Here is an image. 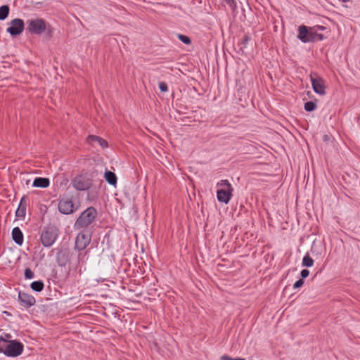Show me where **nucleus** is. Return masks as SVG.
I'll return each mask as SVG.
<instances>
[{
    "label": "nucleus",
    "instance_id": "1",
    "mask_svg": "<svg viewBox=\"0 0 360 360\" xmlns=\"http://www.w3.org/2000/svg\"><path fill=\"white\" fill-rule=\"evenodd\" d=\"M27 31L31 34L40 35L46 32L48 37H52L53 29L42 18H34L27 20Z\"/></svg>",
    "mask_w": 360,
    "mask_h": 360
},
{
    "label": "nucleus",
    "instance_id": "2",
    "mask_svg": "<svg viewBox=\"0 0 360 360\" xmlns=\"http://www.w3.org/2000/svg\"><path fill=\"white\" fill-rule=\"evenodd\" d=\"M96 216L97 210L93 207H88L77 219L75 228L79 229L87 227L95 220Z\"/></svg>",
    "mask_w": 360,
    "mask_h": 360
},
{
    "label": "nucleus",
    "instance_id": "3",
    "mask_svg": "<svg viewBox=\"0 0 360 360\" xmlns=\"http://www.w3.org/2000/svg\"><path fill=\"white\" fill-rule=\"evenodd\" d=\"M23 349V344L18 340H14L2 346L3 351H0V353H3L8 357H17L22 353Z\"/></svg>",
    "mask_w": 360,
    "mask_h": 360
},
{
    "label": "nucleus",
    "instance_id": "4",
    "mask_svg": "<svg viewBox=\"0 0 360 360\" xmlns=\"http://www.w3.org/2000/svg\"><path fill=\"white\" fill-rule=\"evenodd\" d=\"M58 237L57 230L55 227H45L41 234V241L44 247H50L56 241Z\"/></svg>",
    "mask_w": 360,
    "mask_h": 360
},
{
    "label": "nucleus",
    "instance_id": "5",
    "mask_svg": "<svg viewBox=\"0 0 360 360\" xmlns=\"http://www.w3.org/2000/svg\"><path fill=\"white\" fill-rule=\"evenodd\" d=\"M92 180L86 174L76 176L72 181V186L79 191H84L89 189L92 186Z\"/></svg>",
    "mask_w": 360,
    "mask_h": 360
},
{
    "label": "nucleus",
    "instance_id": "6",
    "mask_svg": "<svg viewBox=\"0 0 360 360\" xmlns=\"http://www.w3.org/2000/svg\"><path fill=\"white\" fill-rule=\"evenodd\" d=\"M77 209L78 205H75L72 200L68 197L61 198L58 202V210L62 214H70Z\"/></svg>",
    "mask_w": 360,
    "mask_h": 360
},
{
    "label": "nucleus",
    "instance_id": "7",
    "mask_svg": "<svg viewBox=\"0 0 360 360\" xmlns=\"http://www.w3.org/2000/svg\"><path fill=\"white\" fill-rule=\"evenodd\" d=\"M25 29V22L20 18H15L9 22L6 31L12 37L20 35Z\"/></svg>",
    "mask_w": 360,
    "mask_h": 360
},
{
    "label": "nucleus",
    "instance_id": "8",
    "mask_svg": "<svg viewBox=\"0 0 360 360\" xmlns=\"http://www.w3.org/2000/svg\"><path fill=\"white\" fill-rule=\"evenodd\" d=\"M314 30L311 27L300 25L298 28L297 38L303 43L314 41Z\"/></svg>",
    "mask_w": 360,
    "mask_h": 360
},
{
    "label": "nucleus",
    "instance_id": "9",
    "mask_svg": "<svg viewBox=\"0 0 360 360\" xmlns=\"http://www.w3.org/2000/svg\"><path fill=\"white\" fill-rule=\"evenodd\" d=\"M314 75L316 74L313 72L310 74V79L313 90L314 91L315 93L319 95L326 94V86L324 80L318 75L314 77Z\"/></svg>",
    "mask_w": 360,
    "mask_h": 360
},
{
    "label": "nucleus",
    "instance_id": "10",
    "mask_svg": "<svg viewBox=\"0 0 360 360\" xmlns=\"http://www.w3.org/2000/svg\"><path fill=\"white\" fill-rule=\"evenodd\" d=\"M91 237L89 235L81 232L77 234L75 239V249L79 251L84 250L90 243Z\"/></svg>",
    "mask_w": 360,
    "mask_h": 360
},
{
    "label": "nucleus",
    "instance_id": "11",
    "mask_svg": "<svg viewBox=\"0 0 360 360\" xmlns=\"http://www.w3.org/2000/svg\"><path fill=\"white\" fill-rule=\"evenodd\" d=\"M71 252L68 248H61L56 253V262L58 266H65L70 260Z\"/></svg>",
    "mask_w": 360,
    "mask_h": 360
},
{
    "label": "nucleus",
    "instance_id": "12",
    "mask_svg": "<svg viewBox=\"0 0 360 360\" xmlns=\"http://www.w3.org/2000/svg\"><path fill=\"white\" fill-rule=\"evenodd\" d=\"M18 301L25 308H30L36 303V300L32 295L23 292H18Z\"/></svg>",
    "mask_w": 360,
    "mask_h": 360
},
{
    "label": "nucleus",
    "instance_id": "13",
    "mask_svg": "<svg viewBox=\"0 0 360 360\" xmlns=\"http://www.w3.org/2000/svg\"><path fill=\"white\" fill-rule=\"evenodd\" d=\"M233 188H221L217 191V198L219 202L228 204L233 196Z\"/></svg>",
    "mask_w": 360,
    "mask_h": 360
},
{
    "label": "nucleus",
    "instance_id": "14",
    "mask_svg": "<svg viewBox=\"0 0 360 360\" xmlns=\"http://www.w3.org/2000/svg\"><path fill=\"white\" fill-rule=\"evenodd\" d=\"M87 140L91 145L94 146L95 143H97L102 148H107L108 146V142L105 140L98 136L89 135Z\"/></svg>",
    "mask_w": 360,
    "mask_h": 360
},
{
    "label": "nucleus",
    "instance_id": "15",
    "mask_svg": "<svg viewBox=\"0 0 360 360\" xmlns=\"http://www.w3.org/2000/svg\"><path fill=\"white\" fill-rule=\"evenodd\" d=\"M26 207H27V202H26L25 197L23 196L21 198L20 202L18 205V207L15 212L16 217L24 218L25 216Z\"/></svg>",
    "mask_w": 360,
    "mask_h": 360
},
{
    "label": "nucleus",
    "instance_id": "16",
    "mask_svg": "<svg viewBox=\"0 0 360 360\" xmlns=\"http://www.w3.org/2000/svg\"><path fill=\"white\" fill-rule=\"evenodd\" d=\"M12 238L13 241L18 245H21L23 243V234L19 227H15L12 230Z\"/></svg>",
    "mask_w": 360,
    "mask_h": 360
},
{
    "label": "nucleus",
    "instance_id": "17",
    "mask_svg": "<svg viewBox=\"0 0 360 360\" xmlns=\"http://www.w3.org/2000/svg\"><path fill=\"white\" fill-rule=\"evenodd\" d=\"M50 181L48 178L37 177L34 179L32 186L37 188H47L49 186Z\"/></svg>",
    "mask_w": 360,
    "mask_h": 360
},
{
    "label": "nucleus",
    "instance_id": "18",
    "mask_svg": "<svg viewBox=\"0 0 360 360\" xmlns=\"http://www.w3.org/2000/svg\"><path fill=\"white\" fill-rule=\"evenodd\" d=\"M104 178L110 185L115 186L117 184V178L114 172L109 170L105 171Z\"/></svg>",
    "mask_w": 360,
    "mask_h": 360
},
{
    "label": "nucleus",
    "instance_id": "19",
    "mask_svg": "<svg viewBox=\"0 0 360 360\" xmlns=\"http://www.w3.org/2000/svg\"><path fill=\"white\" fill-rule=\"evenodd\" d=\"M30 287L32 290L39 292L43 290L44 284L42 281H36L31 283Z\"/></svg>",
    "mask_w": 360,
    "mask_h": 360
},
{
    "label": "nucleus",
    "instance_id": "20",
    "mask_svg": "<svg viewBox=\"0 0 360 360\" xmlns=\"http://www.w3.org/2000/svg\"><path fill=\"white\" fill-rule=\"evenodd\" d=\"M12 335L10 333H4L0 335V351L2 350V346L11 341Z\"/></svg>",
    "mask_w": 360,
    "mask_h": 360
},
{
    "label": "nucleus",
    "instance_id": "21",
    "mask_svg": "<svg viewBox=\"0 0 360 360\" xmlns=\"http://www.w3.org/2000/svg\"><path fill=\"white\" fill-rule=\"evenodd\" d=\"M10 8L8 5L0 6V20H4L9 14Z\"/></svg>",
    "mask_w": 360,
    "mask_h": 360
},
{
    "label": "nucleus",
    "instance_id": "22",
    "mask_svg": "<svg viewBox=\"0 0 360 360\" xmlns=\"http://www.w3.org/2000/svg\"><path fill=\"white\" fill-rule=\"evenodd\" d=\"M314 259L308 253L303 257L302 265L305 267H311L314 265Z\"/></svg>",
    "mask_w": 360,
    "mask_h": 360
},
{
    "label": "nucleus",
    "instance_id": "23",
    "mask_svg": "<svg viewBox=\"0 0 360 360\" xmlns=\"http://www.w3.org/2000/svg\"><path fill=\"white\" fill-rule=\"evenodd\" d=\"M316 108V104L314 101H307L304 103V110L307 112H312Z\"/></svg>",
    "mask_w": 360,
    "mask_h": 360
},
{
    "label": "nucleus",
    "instance_id": "24",
    "mask_svg": "<svg viewBox=\"0 0 360 360\" xmlns=\"http://www.w3.org/2000/svg\"><path fill=\"white\" fill-rule=\"evenodd\" d=\"M217 186L225 187L224 188H233L231 184L226 179L221 180L217 184Z\"/></svg>",
    "mask_w": 360,
    "mask_h": 360
},
{
    "label": "nucleus",
    "instance_id": "25",
    "mask_svg": "<svg viewBox=\"0 0 360 360\" xmlns=\"http://www.w3.org/2000/svg\"><path fill=\"white\" fill-rule=\"evenodd\" d=\"M178 39L181 42H183L185 44H191V39L188 36H186L184 34H178Z\"/></svg>",
    "mask_w": 360,
    "mask_h": 360
},
{
    "label": "nucleus",
    "instance_id": "26",
    "mask_svg": "<svg viewBox=\"0 0 360 360\" xmlns=\"http://www.w3.org/2000/svg\"><path fill=\"white\" fill-rule=\"evenodd\" d=\"M314 41L316 40L322 41L327 38V37L324 36L323 34H319L316 32V30H314Z\"/></svg>",
    "mask_w": 360,
    "mask_h": 360
},
{
    "label": "nucleus",
    "instance_id": "27",
    "mask_svg": "<svg viewBox=\"0 0 360 360\" xmlns=\"http://www.w3.org/2000/svg\"><path fill=\"white\" fill-rule=\"evenodd\" d=\"M34 273L30 268H27L25 270V278L26 279H31V278H34Z\"/></svg>",
    "mask_w": 360,
    "mask_h": 360
},
{
    "label": "nucleus",
    "instance_id": "28",
    "mask_svg": "<svg viewBox=\"0 0 360 360\" xmlns=\"http://www.w3.org/2000/svg\"><path fill=\"white\" fill-rule=\"evenodd\" d=\"M159 89L162 92H167L168 91L167 84L164 82H159Z\"/></svg>",
    "mask_w": 360,
    "mask_h": 360
},
{
    "label": "nucleus",
    "instance_id": "29",
    "mask_svg": "<svg viewBox=\"0 0 360 360\" xmlns=\"http://www.w3.org/2000/svg\"><path fill=\"white\" fill-rule=\"evenodd\" d=\"M304 280L302 278H300L299 280H297L293 285V288L295 289L296 288H299L300 287H302L304 284Z\"/></svg>",
    "mask_w": 360,
    "mask_h": 360
},
{
    "label": "nucleus",
    "instance_id": "30",
    "mask_svg": "<svg viewBox=\"0 0 360 360\" xmlns=\"http://www.w3.org/2000/svg\"><path fill=\"white\" fill-rule=\"evenodd\" d=\"M226 4L231 7L233 9H236L237 7L236 0H224Z\"/></svg>",
    "mask_w": 360,
    "mask_h": 360
},
{
    "label": "nucleus",
    "instance_id": "31",
    "mask_svg": "<svg viewBox=\"0 0 360 360\" xmlns=\"http://www.w3.org/2000/svg\"><path fill=\"white\" fill-rule=\"evenodd\" d=\"M221 360H245V359H242V358H235L234 359V358H232L227 355H223L221 357Z\"/></svg>",
    "mask_w": 360,
    "mask_h": 360
},
{
    "label": "nucleus",
    "instance_id": "32",
    "mask_svg": "<svg viewBox=\"0 0 360 360\" xmlns=\"http://www.w3.org/2000/svg\"><path fill=\"white\" fill-rule=\"evenodd\" d=\"M309 274V271L308 269H302L300 273L301 278H306Z\"/></svg>",
    "mask_w": 360,
    "mask_h": 360
},
{
    "label": "nucleus",
    "instance_id": "33",
    "mask_svg": "<svg viewBox=\"0 0 360 360\" xmlns=\"http://www.w3.org/2000/svg\"><path fill=\"white\" fill-rule=\"evenodd\" d=\"M250 40V38L248 35L244 36V37L242 39V44L244 46H246V45L248 44Z\"/></svg>",
    "mask_w": 360,
    "mask_h": 360
},
{
    "label": "nucleus",
    "instance_id": "34",
    "mask_svg": "<svg viewBox=\"0 0 360 360\" xmlns=\"http://www.w3.org/2000/svg\"><path fill=\"white\" fill-rule=\"evenodd\" d=\"M312 28H314V30H316L317 32L319 31H323V30H326V27L324 26H322V25H316V26L313 27Z\"/></svg>",
    "mask_w": 360,
    "mask_h": 360
},
{
    "label": "nucleus",
    "instance_id": "35",
    "mask_svg": "<svg viewBox=\"0 0 360 360\" xmlns=\"http://www.w3.org/2000/svg\"><path fill=\"white\" fill-rule=\"evenodd\" d=\"M84 257V255H82V253H79V255H78V262L79 263L82 261V257Z\"/></svg>",
    "mask_w": 360,
    "mask_h": 360
},
{
    "label": "nucleus",
    "instance_id": "36",
    "mask_svg": "<svg viewBox=\"0 0 360 360\" xmlns=\"http://www.w3.org/2000/svg\"><path fill=\"white\" fill-rule=\"evenodd\" d=\"M4 314H5L6 316H11V314L8 311H4Z\"/></svg>",
    "mask_w": 360,
    "mask_h": 360
},
{
    "label": "nucleus",
    "instance_id": "37",
    "mask_svg": "<svg viewBox=\"0 0 360 360\" xmlns=\"http://www.w3.org/2000/svg\"><path fill=\"white\" fill-rule=\"evenodd\" d=\"M324 140H325V141H326V140H328V136H327V135H326V136H324Z\"/></svg>",
    "mask_w": 360,
    "mask_h": 360
}]
</instances>
